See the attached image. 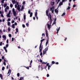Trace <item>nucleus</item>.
I'll use <instances>...</instances> for the list:
<instances>
[{
  "label": "nucleus",
  "instance_id": "1",
  "mask_svg": "<svg viewBox=\"0 0 80 80\" xmlns=\"http://www.w3.org/2000/svg\"><path fill=\"white\" fill-rule=\"evenodd\" d=\"M44 40H45L44 38L41 40L40 41L41 43L39 46V52H42V49H43V46H42V42H43V41H44Z\"/></svg>",
  "mask_w": 80,
  "mask_h": 80
},
{
  "label": "nucleus",
  "instance_id": "2",
  "mask_svg": "<svg viewBox=\"0 0 80 80\" xmlns=\"http://www.w3.org/2000/svg\"><path fill=\"white\" fill-rule=\"evenodd\" d=\"M48 10H46V15L47 16H48V18H49V17H50V16H52V15H51V14H50V13H49L48 14Z\"/></svg>",
  "mask_w": 80,
  "mask_h": 80
},
{
  "label": "nucleus",
  "instance_id": "3",
  "mask_svg": "<svg viewBox=\"0 0 80 80\" xmlns=\"http://www.w3.org/2000/svg\"><path fill=\"white\" fill-rule=\"evenodd\" d=\"M48 48H45V49L43 51V54L44 55V54H45L46 53H47V51L48 50Z\"/></svg>",
  "mask_w": 80,
  "mask_h": 80
},
{
  "label": "nucleus",
  "instance_id": "4",
  "mask_svg": "<svg viewBox=\"0 0 80 80\" xmlns=\"http://www.w3.org/2000/svg\"><path fill=\"white\" fill-rule=\"evenodd\" d=\"M12 11L14 17H15L16 16V12L15 11V9L14 8H12Z\"/></svg>",
  "mask_w": 80,
  "mask_h": 80
},
{
  "label": "nucleus",
  "instance_id": "5",
  "mask_svg": "<svg viewBox=\"0 0 80 80\" xmlns=\"http://www.w3.org/2000/svg\"><path fill=\"white\" fill-rule=\"evenodd\" d=\"M49 18H50V21H49L48 23H50V24L51 25V24H52V16H51V15H50V17H49Z\"/></svg>",
  "mask_w": 80,
  "mask_h": 80
},
{
  "label": "nucleus",
  "instance_id": "6",
  "mask_svg": "<svg viewBox=\"0 0 80 80\" xmlns=\"http://www.w3.org/2000/svg\"><path fill=\"white\" fill-rule=\"evenodd\" d=\"M47 25L48 26V28L49 30L50 29V27H51V24H47Z\"/></svg>",
  "mask_w": 80,
  "mask_h": 80
},
{
  "label": "nucleus",
  "instance_id": "7",
  "mask_svg": "<svg viewBox=\"0 0 80 80\" xmlns=\"http://www.w3.org/2000/svg\"><path fill=\"white\" fill-rule=\"evenodd\" d=\"M10 73H11V70L10 69H9L8 70V74H9L7 76V77H8V76H9L10 75Z\"/></svg>",
  "mask_w": 80,
  "mask_h": 80
},
{
  "label": "nucleus",
  "instance_id": "8",
  "mask_svg": "<svg viewBox=\"0 0 80 80\" xmlns=\"http://www.w3.org/2000/svg\"><path fill=\"white\" fill-rule=\"evenodd\" d=\"M2 37L4 39V40H6V38H7V37H6V36H5V35H2Z\"/></svg>",
  "mask_w": 80,
  "mask_h": 80
},
{
  "label": "nucleus",
  "instance_id": "9",
  "mask_svg": "<svg viewBox=\"0 0 80 80\" xmlns=\"http://www.w3.org/2000/svg\"><path fill=\"white\" fill-rule=\"evenodd\" d=\"M46 66H48V70H50V68L51 67V66L49 65V63H47Z\"/></svg>",
  "mask_w": 80,
  "mask_h": 80
},
{
  "label": "nucleus",
  "instance_id": "10",
  "mask_svg": "<svg viewBox=\"0 0 80 80\" xmlns=\"http://www.w3.org/2000/svg\"><path fill=\"white\" fill-rule=\"evenodd\" d=\"M63 2L62 1V2H60L59 3V5L58 6V7H60V6H61V5H63Z\"/></svg>",
  "mask_w": 80,
  "mask_h": 80
},
{
  "label": "nucleus",
  "instance_id": "11",
  "mask_svg": "<svg viewBox=\"0 0 80 80\" xmlns=\"http://www.w3.org/2000/svg\"><path fill=\"white\" fill-rule=\"evenodd\" d=\"M60 27H59L58 29H57V34H58V32H59V30H60Z\"/></svg>",
  "mask_w": 80,
  "mask_h": 80
},
{
  "label": "nucleus",
  "instance_id": "12",
  "mask_svg": "<svg viewBox=\"0 0 80 80\" xmlns=\"http://www.w3.org/2000/svg\"><path fill=\"white\" fill-rule=\"evenodd\" d=\"M46 46H47V45L48 44V41L49 40L48 39H47L46 40Z\"/></svg>",
  "mask_w": 80,
  "mask_h": 80
},
{
  "label": "nucleus",
  "instance_id": "13",
  "mask_svg": "<svg viewBox=\"0 0 80 80\" xmlns=\"http://www.w3.org/2000/svg\"><path fill=\"white\" fill-rule=\"evenodd\" d=\"M55 13H56L57 14H58V10L57 9H56L55 10Z\"/></svg>",
  "mask_w": 80,
  "mask_h": 80
},
{
  "label": "nucleus",
  "instance_id": "14",
  "mask_svg": "<svg viewBox=\"0 0 80 80\" xmlns=\"http://www.w3.org/2000/svg\"><path fill=\"white\" fill-rule=\"evenodd\" d=\"M24 9V6L22 5L21 9V11H23V10Z\"/></svg>",
  "mask_w": 80,
  "mask_h": 80
},
{
  "label": "nucleus",
  "instance_id": "15",
  "mask_svg": "<svg viewBox=\"0 0 80 80\" xmlns=\"http://www.w3.org/2000/svg\"><path fill=\"white\" fill-rule=\"evenodd\" d=\"M0 77L2 80H3V76L2 74H0Z\"/></svg>",
  "mask_w": 80,
  "mask_h": 80
},
{
  "label": "nucleus",
  "instance_id": "16",
  "mask_svg": "<svg viewBox=\"0 0 80 80\" xmlns=\"http://www.w3.org/2000/svg\"><path fill=\"white\" fill-rule=\"evenodd\" d=\"M17 10H20V5H18V6L17 8Z\"/></svg>",
  "mask_w": 80,
  "mask_h": 80
},
{
  "label": "nucleus",
  "instance_id": "17",
  "mask_svg": "<svg viewBox=\"0 0 80 80\" xmlns=\"http://www.w3.org/2000/svg\"><path fill=\"white\" fill-rule=\"evenodd\" d=\"M12 3H13V4H15L16 3V1L15 0H12Z\"/></svg>",
  "mask_w": 80,
  "mask_h": 80
},
{
  "label": "nucleus",
  "instance_id": "18",
  "mask_svg": "<svg viewBox=\"0 0 80 80\" xmlns=\"http://www.w3.org/2000/svg\"><path fill=\"white\" fill-rule=\"evenodd\" d=\"M55 4V2H51V5L52 6H53V5H54Z\"/></svg>",
  "mask_w": 80,
  "mask_h": 80
},
{
  "label": "nucleus",
  "instance_id": "19",
  "mask_svg": "<svg viewBox=\"0 0 80 80\" xmlns=\"http://www.w3.org/2000/svg\"><path fill=\"white\" fill-rule=\"evenodd\" d=\"M12 28H15V24H12Z\"/></svg>",
  "mask_w": 80,
  "mask_h": 80
},
{
  "label": "nucleus",
  "instance_id": "20",
  "mask_svg": "<svg viewBox=\"0 0 80 80\" xmlns=\"http://www.w3.org/2000/svg\"><path fill=\"white\" fill-rule=\"evenodd\" d=\"M32 15H33V13L32 12H31V13H30V17H32Z\"/></svg>",
  "mask_w": 80,
  "mask_h": 80
},
{
  "label": "nucleus",
  "instance_id": "21",
  "mask_svg": "<svg viewBox=\"0 0 80 80\" xmlns=\"http://www.w3.org/2000/svg\"><path fill=\"white\" fill-rule=\"evenodd\" d=\"M23 17H24V19L25 20L26 19V15H24Z\"/></svg>",
  "mask_w": 80,
  "mask_h": 80
},
{
  "label": "nucleus",
  "instance_id": "22",
  "mask_svg": "<svg viewBox=\"0 0 80 80\" xmlns=\"http://www.w3.org/2000/svg\"><path fill=\"white\" fill-rule=\"evenodd\" d=\"M55 24H56V22L53 21V23H52V26H53V25H55Z\"/></svg>",
  "mask_w": 80,
  "mask_h": 80
},
{
  "label": "nucleus",
  "instance_id": "23",
  "mask_svg": "<svg viewBox=\"0 0 80 80\" xmlns=\"http://www.w3.org/2000/svg\"><path fill=\"white\" fill-rule=\"evenodd\" d=\"M46 37H48V33H47V30H46Z\"/></svg>",
  "mask_w": 80,
  "mask_h": 80
},
{
  "label": "nucleus",
  "instance_id": "24",
  "mask_svg": "<svg viewBox=\"0 0 80 80\" xmlns=\"http://www.w3.org/2000/svg\"><path fill=\"white\" fill-rule=\"evenodd\" d=\"M54 8V7H52V8H50V11H52V9H53Z\"/></svg>",
  "mask_w": 80,
  "mask_h": 80
},
{
  "label": "nucleus",
  "instance_id": "25",
  "mask_svg": "<svg viewBox=\"0 0 80 80\" xmlns=\"http://www.w3.org/2000/svg\"><path fill=\"white\" fill-rule=\"evenodd\" d=\"M35 17L37 16V12H36L35 13Z\"/></svg>",
  "mask_w": 80,
  "mask_h": 80
},
{
  "label": "nucleus",
  "instance_id": "26",
  "mask_svg": "<svg viewBox=\"0 0 80 80\" xmlns=\"http://www.w3.org/2000/svg\"><path fill=\"white\" fill-rule=\"evenodd\" d=\"M7 6V4H4V8H5V7H6Z\"/></svg>",
  "mask_w": 80,
  "mask_h": 80
},
{
  "label": "nucleus",
  "instance_id": "27",
  "mask_svg": "<svg viewBox=\"0 0 80 80\" xmlns=\"http://www.w3.org/2000/svg\"><path fill=\"white\" fill-rule=\"evenodd\" d=\"M7 17H9V18H10V14H8L7 15Z\"/></svg>",
  "mask_w": 80,
  "mask_h": 80
},
{
  "label": "nucleus",
  "instance_id": "28",
  "mask_svg": "<svg viewBox=\"0 0 80 80\" xmlns=\"http://www.w3.org/2000/svg\"><path fill=\"white\" fill-rule=\"evenodd\" d=\"M8 26H10V22H8Z\"/></svg>",
  "mask_w": 80,
  "mask_h": 80
},
{
  "label": "nucleus",
  "instance_id": "29",
  "mask_svg": "<svg viewBox=\"0 0 80 80\" xmlns=\"http://www.w3.org/2000/svg\"><path fill=\"white\" fill-rule=\"evenodd\" d=\"M10 7L11 8H12V7H13V4H10Z\"/></svg>",
  "mask_w": 80,
  "mask_h": 80
},
{
  "label": "nucleus",
  "instance_id": "30",
  "mask_svg": "<svg viewBox=\"0 0 80 80\" xmlns=\"http://www.w3.org/2000/svg\"><path fill=\"white\" fill-rule=\"evenodd\" d=\"M5 70V67H3L2 68V70L3 71Z\"/></svg>",
  "mask_w": 80,
  "mask_h": 80
},
{
  "label": "nucleus",
  "instance_id": "31",
  "mask_svg": "<svg viewBox=\"0 0 80 80\" xmlns=\"http://www.w3.org/2000/svg\"><path fill=\"white\" fill-rule=\"evenodd\" d=\"M52 65H53V64H55V62L54 61H52Z\"/></svg>",
  "mask_w": 80,
  "mask_h": 80
},
{
  "label": "nucleus",
  "instance_id": "32",
  "mask_svg": "<svg viewBox=\"0 0 80 80\" xmlns=\"http://www.w3.org/2000/svg\"><path fill=\"white\" fill-rule=\"evenodd\" d=\"M6 8L7 10H8L9 9V7H8V6H7L6 7Z\"/></svg>",
  "mask_w": 80,
  "mask_h": 80
},
{
  "label": "nucleus",
  "instance_id": "33",
  "mask_svg": "<svg viewBox=\"0 0 80 80\" xmlns=\"http://www.w3.org/2000/svg\"><path fill=\"white\" fill-rule=\"evenodd\" d=\"M22 79H23V77H21L20 78V79L19 80H22Z\"/></svg>",
  "mask_w": 80,
  "mask_h": 80
},
{
  "label": "nucleus",
  "instance_id": "34",
  "mask_svg": "<svg viewBox=\"0 0 80 80\" xmlns=\"http://www.w3.org/2000/svg\"><path fill=\"white\" fill-rule=\"evenodd\" d=\"M70 6H68L67 8V10H70Z\"/></svg>",
  "mask_w": 80,
  "mask_h": 80
},
{
  "label": "nucleus",
  "instance_id": "35",
  "mask_svg": "<svg viewBox=\"0 0 80 80\" xmlns=\"http://www.w3.org/2000/svg\"><path fill=\"white\" fill-rule=\"evenodd\" d=\"M65 15V12H64L62 14V16H64V15Z\"/></svg>",
  "mask_w": 80,
  "mask_h": 80
},
{
  "label": "nucleus",
  "instance_id": "36",
  "mask_svg": "<svg viewBox=\"0 0 80 80\" xmlns=\"http://www.w3.org/2000/svg\"><path fill=\"white\" fill-rule=\"evenodd\" d=\"M28 13H29V14H30V13H31L30 11V9H29V10L28 11Z\"/></svg>",
  "mask_w": 80,
  "mask_h": 80
},
{
  "label": "nucleus",
  "instance_id": "37",
  "mask_svg": "<svg viewBox=\"0 0 80 80\" xmlns=\"http://www.w3.org/2000/svg\"><path fill=\"white\" fill-rule=\"evenodd\" d=\"M8 31H10L11 30V29L10 28H8Z\"/></svg>",
  "mask_w": 80,
  "mask_h": 80
},
{
  "label": "nucleus",
  "instance_id": "38",
  "mask_svg": "<svg viewBox=\"0 0 80 80\" xmlns=\"http://www.w3.org/2000/svg\"><path fill=\"white\" fill-rule=\"evenodd\" d=\"M17 77H19L20 76V73H18L17 74Z\"/></svg>",
  "mask_w": 80,
  "mask_h": 80
},
{
  "label": "nucleus",
  "instance_id": "39",
  "mask_svg": "<svg viewBox=\"0 0 80 80\" xmlns=\"http://www.w3.org/2000/svg\"><path fill=\"white\" fill-rule=\"evenodd\" d=\"M24 67H25V68H27V69H28V70H29V67H27L26 66H24Z\"/></svg>",
  "mask_w": 80,
  "mask_h": 80
},
{
  "label": "nucleus",
  "instance_id": "40",
  "mask_svg": "<svg viewBox=\"0 0 80 80\" xmlns=\"http://www.w3.org/2000/svg\"><path fill=\"white\" fill-rule=\"evenodd\" d=\"M16 32H18V28H17L16 29Z\"/></svg>",
  "mask_w": 80,
  "mask_h": 80
},
{
  "label": "nucleus",
  "instance_id": "41",
  "mask_svg": "<svg viewBox=\"0 0 80 80\" xmlns=\"http://www.w3.org/2000/svg\"><path fill=\"white\" fill-rule=\"evenodd\" d=\"M32 60H31V62H30V65H32Z\"/></svg>",
  "mask_w": 80,
  "mask_h": 80
},
{
  "label": "nucleus",
  "instance_id": "42",
  "mask_svg": "<svg viewBox=\"0 0 80 80\" xmlns=\"http://www.w3.org/2000/svg\"><path fill=\"white\" fill-rule=\"evenodd\" d=\"M8 36L9 37H12V35H11L10 34H9L8 35Z\"/></svg>",
  "mask_w": 80,
  "mask_h": 80
},
{
  "label": "nucleus",
  "instance_id": "43",
  "mask_svg": "<svg viewBox=\"0 0 80 80\" xmlns=\"http://www.w3.org/2000/svg\"><path fill=\"white\" fill-rule=\"evenodd\" d=\"M10 20H11L10 18H9L8 19V20H7V21L8 22L10 21Z\"/></svg>",
  "mask_w": 80,
  "mask_h": 80
},
{
  "label": "nucleus",
  "instance_id": "44",
  "mask_svg": "<svg viewBox=\"0 0 80 80\" xmlns=\"http://www.w3.org/2000/svg\"><path fill=\"white\" fill-rule=\"evenodd\" d=\"M2 42H1L0 43V46H2Z\"/></svg>",
  "mask_w": 80,
  "mask_h": 80
},
{
  "label": "nucleus",
  "instance_id": "45",
  "mask_svg": "<svg viewBox=\"0 0 80 80\" xmlns=\"http://www.w3.org/2000/svg\"><path fill=\"white\" fill-rule=\"evenodd\" d=\"M22 26L23 28H25V25L24 24H22Z\"/></svg>",
  "mask_w": 80,
  "mask_h": 80
},
{
  "label": "nucleus",
  "instance_id": "46",
  "mask_svg": "<svg viewBox=\"0 0 80 80\" xmlns=\"http://www.w3.org/2000/svg\"><path fill=\"white\" fill-rule=\"evenodd\" d=\"M16 4H17V5H18V2L17 1H16Z\"/></svg>",
  "mask_w": 80,
  "mask_h": 80
},
{
  "label": "nucleus",
  "instance_id": "47",
  "mask_svg": "<svg viewBox=\"0 0 80 80\" xmlns=\"http://www.w3.org/2000/svg\"><path fill=\"white\" fill-rule=\"evenodd\" d=\"M11 13V11H9L8 14L10 15Z\"/></svg>",
  "mask_w": 80,
  "mask_h": 80
},
{
  "label": "nucleus",
  "instance_id": "48",
  "mask_svg": "<svg viewBox=\"0 0 80 80\" xmlns=\"http://www.w3.org/2000/svg\"><path fill=\"white\" fill-rule=\"evenodd\" d=\"M14 41V38H12V42Z\"/></svg>",
  "mask_w": 80,
  "mask_h": 80
},
{
  "label": "nucleus",
  "instance_id": "49",
  "mask_svg": "<svg viewBox=\"0 0 80 80\" xmlns=\"http://www.w3.org/2000/svg\"><path fill=\"white\" fill-rule=\"evenodd\" d=\"M15 22V21L13 20L11 22L12 23H13Z\"/></svg>",
  "mask_w": 80,
  "mask_h": 80
},
{
  "label": "nucleus",
  "instance_id": "50",
  "mask_svg": "<svg viewBox=\"0 0 80 80\" xmlns=\"http://www.w3.org/2000/svg\"><path fill=\"white\" fill-rule=\"evenodd\" d=\"M47 63V62L45 63V62H42V64H46Z\"/></svg>",
  "mask_w": 80,
  "mask_h": 80
},
{
  "label": "nucleus",
  "instance_id": "51",
  "mask_svg": "<svg viewBox=\"0 0 80 80\" xmlns=\"http://www.w3.org/2000/svg\"><path fill=\"white\" fill-rule=\"evenodd\" d=\"M22 4L25 5V1H24L22 3Z\"/></svg>",
  "mask_w": 80,
  "mask_h": 80
},
{
  "label": "nucleus",
  "instance_id": "52",
  "mask_svg": "<svg viewBox=\"0 0 80 80\" xmlns=\"http://www.w3.org/2000/svg\"><path fill=\"white\" fill-rule=\"evenodd\" d=\"M6 47L7 48V47H8V44H6Z\"/></svg>",
  "mask_w": 80,
  "mask_h": 80
},
{
  "label": "nucleus",
  "instance_id": "53",
  "mask_svg": "<svg viewBox=\"0 0 80 80\" xmlns=\"http://www.w3.org/2000/svg\"><path fill=\"white\" fill-rule=\"evenodd\" d=\"M1 17H2V18H4V16H3V14H1Z\"/></svg>",
  "mask_w": 80,
  "mask_h": 80
},
{
  "label": "nucleus",
  "instance_id": "54",
  "mask_svg": "<svg viewBox=\"0 0 80 80\" xmlns=\"http://www.w3.org/2000/svg\"><path fill=\"white\" fill-rule=\"evenodd\" d=\"M50 76L49 75V74H48L47 75V77H48Z\"/></svg>",
  "mask_w": 80,
  "mask_h": 80
},
{
  "label": "nucleus",
  "instance_id": "55",
  "mask_svg": "<svg viewBox=\"0 0 80 80\" xmlns=\"http://www.w3.org/2000/svg\"><path fill=\"white\" fill-rule=\"evenodd\" d=\"M26 25L27 27H28V23H26Z\"/></svg>",
  "mask_w": 80,
  "mask_h": 80
},
{
  "label": "nucleus",
  "instance_id": "56",
  "mask_svg": "<svg viewBox=\"0 0 80 80\" xmlns=\"http://www.w3.org/2000/svg\"><path fill=\"white\" fill-rule=\"evenodd\" d=\"M76 7V5L75 4H74L73 6V7Z\"/></svg>",
  "mask_w": 80,
  "mask_h": 80
},
{
  "label": "nucleus",
  "instance_id": "57",
  "mask_svg": "<svg viewBox=\"0 0 80 80\" xmlns=\"http://www.w3.org/2000/svg\"><path fill=\"white\" fill-rule=\"evenodd\" d=\"M42 36H44V37H45V33H43L42 34Z\"/></svg>",
  "mask_w": 80,
  "mask_h": 80
},
{
  "label": "nucleus",
  "instance_id": "58",
  "mask_svg": "<svg viewBox=\"0 0 80 80\" xmlns=\"http://www.w3.org/2000/svg\"><path fill=\"white\" fill-rule=\"evenodd\" d=\"M7 9H6V8H5V12H7Z\"/></svg>",
  "mask_w": 80,
  "mask_h": 80
},
{
  "label": "nucleus",
  "instance_id": "59",
  "mask_svg": "<svg viewBox=\"0 0 80 80\" xmlns=\"http://www.w3.org/2000/svg\"><path fill=\"white\" fill-rule=\"evenodd\" d=\"M3 64L4 65H6V63H5V62H3Z\"/></svg>",
  "mask_w": 80,
  "mask_h": 80
},
{
  "label": "nucleus",
  "instance_id": "60",
  "mask_svg": "<svg viewBox=\"0 0 80 80\" xmlns=\"http://www.w3.org/2000/svg\"><path fill=\"white\" fill-rule=\"evenodd\" d=\"M3 48H4V50H6V49H7L6 48V47H3Z\"/></svg>",
  "mask_w": 80,
  "mask_h": 80
},
{
  "label": "nucleus",
  "instance_id": "61",
  "mask_svg": "<svg viewBox=\"0 0 80 80\" xmlns=\"http://www.w3.org/2000/svg\"><path fill=\"white\" fill-rule=\"evenodd\" d=\"M52 13H54V11H53V10H52Z\"/></svg>",
  "mask_w": 80,
  "mask_h": 80
},
{
  "label": "nucleus",
  "instance_id": "62",
  "mask_svg": "<svg viewBox=\"0 0 80 80\" xmlns=\"http://www.w3.org/2000/svg\"><path fill=\"white\" fill-rule=\"evenodd\" d=\"M7 43H8V39L7 40Z\"/></svg>",
  "mask_w": 80,
  "mask_h": 80
},
{
  "label": "nucleus",
  "instance_id": "63",
  "mask_svg": "<svg viewBox=\"0 0 80 80\" xmlns=\"http://www.w3.org/2000/svg\"><path fill=\"white\" fill-rule=\"evenodd\" d=\"M2 59H4V56H2Z\"/></svg>",
  "mask_w": 80,
  "mask_h": 80
},
{
  "label": "nucleus",
  "instance_id": "64",
  "mask_svg": "<svg viewBox=\"0 0 80 80\" xmlns=\"http://www.w3.org/2000/svg\"><path fill=\"white\" fill-rule=\"evenodd\" d=\"M40 55L41 56H42V52H41V53L40 54Z\"/></svg>",
  "mask_w": 80,
  "mask_h": 80
}]
</instances>
